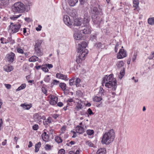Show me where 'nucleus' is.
I'll return each instance as SVG.
<instances>
[{"label": "nucleus", "mask_w": 154, "mask_h": 154, "mask_svg": "<svg viewBox=\"0 0 154 154\" xmlns=\"http://www.w3.org/2000/svg\"><path fill=\"white\" fill-rule=\"evenodd\" d=\"M26 87V85L25 84H23L21 85L16 90L17 91H20L21 90L24 89Z\"/></svg>", "instance_id": "31"}, {"label": "nucleus", "mask_w": 154, "mask_h": 154, "mask_svg": "<svg viewBox=\"0 0 154 154\" xmlns=\"http://www.w3.org/2000/svg\"><path fill=\"white\" fill-rule=\"evenodd\" d=\"M57 106L60 107H61L63 105V103L62 102H59L57 103Z\"/></svg>", "instance_id": "64"}, {"label": "nucleus", "mask_w": 154, "mask_h": 154, "mask_svg": "<svg viewBox=\"0 0 154 154\" xmlns=\"http://www.w3.org/2000/svg\"><path fill=\"white\" fill-rule=\"evenodd\" d=\"M74 38L76 40L81 39L82 38V35L79 34L77 32H75L74 33Z\"/></svg>", "instance_id": "20"}, {"label": "nucleus", "mask_w": 154, "mask_h": 154, "mask_svg": "<svg viewBox=\"0 0 154 154\" xmlns=\"http://www.w3.org/2000/svg\"><path fill=\"white\" fill-rule=\"evenodd\" d=\"M87 45V43L85 42H83L80 44H79L78 48V52H81L82 51H84Z\"/></svg>", "instance_id": "8"}, {"label": "nucleus", "mask_w": 154, "mask_h": 154, "mask_svg": "<svg viewBox=\"0 0 154 154\" xmlns=\"http://www.w3.org/2000/svg\"><path fill=\"white\" fill-rule=\"evenodd\" d=\"M73 25L75 26H79L81 25V22L78 19H76L74 20Z\"/></svg>", "instance_id": "29"}, {"label": "nucleus", "mask_w": 154, "mask_h": 154, "mask_svg": "<svg viewBox=\"0 0 154 154\" xmlns=\"http://www.w3.org/2000/svg\"><path fill=\"white\" fill-rule=\"evenodd\" d=\"M88 52V50H85L84 51H82V52H79V55L76 57V61L77 63H80L82 61L85 59V57L87 55Z\"/></svg>", "instance_id": "4"}, {"label": "nucleus", "mask_w": 154, "mask_h": 154, "mask_svg": "<svg viewBox=\"0 0 154 154\" xmlns=\"http://www.w3.org/2000/svg\"><path fill=\"white\" fill-rule=\"evenodd\" d=\"M4 70L7 72H10L13 69L12 66H5L4 67Z\"/></svg>", "instance_id": "22"}, {"label": "nucleus", "mask_w": 154, "mask_h": 154, "mask_svg": "<svg viewBox=\"0 0 154 154\" xmlns=\"http://www.w3.org/2000/svg\"><path fill=\"white\" fill-rule=\"evenodd\" d=\"M126 51L124 49H121L120 50L119 52L117 54V58L118 59H121L126 57Z\"/></svg>", "instance_id": "9"}, {"label": "nucleus", "mask_w": 154, "mask_h": 154, "mask_svg": "<svg viewBox=\"0 0 154 154\" xmlns=\"http://www.w3.org/2000/svg\"><path fill=\"white\" fill-rule=\"evenodd\" d=\"M87 133L88 134L91 135L94 133V131L93 130H87Z\"/></svg>", "instance_id": "41"}, {"label": "nucleus", "mask_w": 154, "mask_h": 154, "mask_svg": "<svg viewBox=\"0 0 154 154\" xmlns=\"http://www.w3.org/2000/svg\"><path fill=\"white\" fill-rule=\"evenodd\" d=\"M137 55V53H135L134 54L133 57H132V60L133 62H134L135 61L136 59Z\"/></svg>", "instance_id": "51"}, {"label": "nucleus", "mask_w": 154, "mask_h": 154, "mask_svg": "<svg viewBox=\"0 0 154 154\" xmlns=\"http://www.w3.org/2000/svg\"><path fill=\"white\" fill-rule=\"evenodd\" d=\"M97 37L95 35H91L90 40L91 41H94L95 42L96 40Z\"/></svg>", "instance_id": "37"}, {"label": "nucleus", "mask_w": 154, "mask_h": 154, "mask_svg": "<svg viewBox=\"0 0 154 154\" xmlns=\"http://www.w3.org/2000/svg\"><path fill=\"white\" fill-rule=\"evenodd\" d=\"M41 69H42L43 71L45 72H48V68H47L46 66L45 67H42L41 68Z\"/></svg>", "instance_id": "46"}, {"label": "nucleus", "mask_w": 154, "mask_h": 154, "mask_svg": "<svg viewBox=\"0 0 154 154\" xmlns=\"http://www.w3.org/2000/svg\"><path fill=\"white\" fill-rule=\"evenodd\" d=\"M87 112L89 115H91L92 114H94V113L92 112V110L90 108L88 109L87 111Z\"/></svg>", "instance_id": "49"}, {"label": "nucleus", "mask_w": 154, "mask_h": 154, "mask_svg": "<svg viewBox=\"0 0 154 154\" xmlns=\"http://www.w3.org/2000/svg\"><path fill=\"white\" fill-rule=\"evenodd\" d=\"M63 20L65 23L67 25H70L71 24L69 17L67 15L64 16Z\"/></svg>", "instance_id": "13"}, {"label": "nucleus", "mask_w": 154, "mask_h": 154, "mask_svg": "<svg viewBox=\"0 0 154 154\" xmlns=\"http://www.w3.org/2000/svg\"><path fill=\"white\" fill-rule=\"evenodd\" d=\"M76 94L79 96H81L82 95V92L80 90H78L76 91Z\"/></svg>", "instance_id": "52"}, {"label": "nucleus", "mask_w": 154, "mask_h": 154, "mask_svg": "<svg viewBox=\"0 0 154 154\" xmlns=\"http://www.w3.org/2000/svg\"><path fill=\"white\" fill-rule=\"evenodd\" d=\"M5 85L8 89H10L11 88V85L10 84H5Z\"/></svg>", "instance_id": "59"}, {"label": "nucleus", "mask_w": 154, "mask_h": 154, "mask_svg": "<svg viewBox=\"0 0 154 154\" xmlns=\"http://www.w3.org/2000/svg\"><path fill=\"white\" fill-rule=\"evenodd\" d=\"M42 27V26L41 25H39L38 27L36 28V29L37 31H40Z\"/></svg>", "instance_id": "60"}, {"label": "nucleus", "mask_w": 154, "mask_h": 154, "mask_svg": "<svg viewBox=\"0 0 154 154\" xmlns=\"http://www.w3.org/2000/svg\"><path fill=\"white\" fill-rule=\"evenodd\" d=\"M59 83V82L56 80H54L53 81V83L54 85H57Z\"/></svg>", "instance_id": "58"}, {"label": "nucleus", "mask_w": 154, "mask_h": 154, "mask_svg": "<svg viewBox=\"0 0 154 154\" xmlns=\"http://www.w3.org/2000/svg\"><path fill=\"white\" fill-rule=\"evenodd\" d=\"M12 9L14 12L22 13L25 10V6L20 2H18L14 4Z\"/></svg>", "instance_id": "3"}, {"label": "nucleus", "mask_w": 154, "mask_h": 154, "mask_svg": "<svg viewBox=\"0 0 154 154\" xmlns=\"http://www.w3.org/2000/svg\"><path fill=\"white\" fill-rule=\"evenodd\" d=\"M133 3L134 4L136 5V6H138L139 2L138 1H137L136 0H134L133 1Z\"/></svg>", "instance_id": "62"}, {"label": "nucleus", "mask_w": 154, "mask_h": 154, "mask_svg": "<svg viewBox=\"0 0 154 154\" xmlns=\"http://www.w3.org/2000/svg\"><path fill=\"white\" fill-rule=\"evenodd\" d=\"M46 148L47 149H51V146L49 144H46Z\"/></svg>", "instance_id": "63"}, {"label": "nucleus", "mask_w": 154, "mask_h": 154, "mask_svg": "<svg viewBox=\"0 0 154 154\" xmlns=\"http://www.w3.org/2000/svg\"><path fill=\"white\" fill-rule=\"evenodd\" d=\"M124 63L123 61H121L119 62L117 65L118 68H120L123 66L124 65Z\"/></svg>", "instance_id": "38"}, {"label": "nucleus", "mask_w": 154, "mask_h": 154, "mask_svg": "<svg viewBox=\"0 0 154 154\" xmlns=\"http://www.w3.org/2000/svg\"><path fill=\"white\" fill-rule=\"evenodd\" d=\"M76 108L78 109V110L81 109L82 108V105L80 104H78L76 105Z\"/></svg>", "instance_id": "44"}, {"label": "nucleus", "mask_w": 154, "mask_h": 154, "mask_svg": "<svg viewBox=\"0 0 154 154\" xmlns=\"http://www.w3.org/2000/svg\"><path fill=\"white\" fill-rule=\"evenodd\" d=\"M52 121V118L50 117H49L45 122H44L43 123L45 125H48L51 123Z\"/></svg>", "instance_id": "24"}, {"label": "nucleus", "mask_w": 154, "mask_h": 154, "mask_svg": "<svg viewBox=\"0 0 154 154\" xmlns=\"http://www.w3.org/2000/svg\"><path fill=\"white\" fill-rule=\"evenodd\" d=\"M75 131L77 133H79L80 134L83 133L84 131L83 128L79 126H78L76 127Z\"/></svg>", "instance_id": "15"}, {"label": "nucleus", "mask_w": 154, "mask_h": 154, "mask_svg": "<svg viewBox=\"0 0 154 154\" xmlns=\"http://www.w3.org/2000/svg\"><path fill=\"white\" fill-rule=\"evenodd\" d=\"M38 58L35 56H34L30 57L29 61L30 62H35L38 60Z\"/></svg>", "instance_id": "23"}, {"label": "nucleus", "mask_w": 154, "mask_h": 154, "mask_svg": "<svg viewBox=\"0 0 154 154\" xmlns=\"http://www.w3.org/2000/svg\"><path fill=\"white\" fill-rule=\"evenodd\" d=\"M41 143L39 142L37 144H35V152H37L39 150V148L41 147Z\"/></svg>", "instance_id": "26"}, {"label": "nucleus", "mask_w": 154, "mask_h": 154, "mask_svg": "<svg viewBox=\"0 0 154 154\" xmlns=\"http://www.w3.org/2000/svg\"><path fill=\"white\" fill-rule=\"evenodd\" d=\"M59 86L60 87V88L63 90H64L66 89V85L65 83H60V84Z\"/></svg>", "instance_id": "35"}, {"label": "nucleus", "mask_w": 154, "mask_h": 154, "mask_svg": "<svg viewBox=\"0 0 154 154\" xmlns=\"http://www.w3.org/2000/svg\"><path fill=\"white\" fill-rule=\"evenodd\" d=\"M38 128V126L37 125H35L33 126L32 128L33 130H37Z\"/></svg>", "instance_id": "48"}, {"label": "nucleus", "mask_w": 154, "mask_h": 154, "mask_svg": "<svg viewBox=\"0 0 154 154\" xmlns=\"http://www.w3.org/2000/svg\"><path fill=\"white\" fill-rule=\"evenodd\" d=\"M56 77L66 81L68 80L67 76L61 73H58L56 75Z\"/></svg>", "instance_id": "14"}, {"label": "nucleus", "mask_w": 154, "mask_h": 154, "mask_svg": "<svg viewBox=\"0 0 154 154\" xmlns=\"http://www.w3.org/2000/svg\"><path fill=\"white\" fill-rule=\"evenodd\" d=\"M20 106L23 107L24 109H29L31 107L30 105L26 104L25 103L21 104Z\"/></svg>", "instance_id": "27"}, {"label": "nucleus", "mask_w": 154, "mask_h": 154, "mask_svg": "<svg viewBox=\"0 0 154 154\" xmlns=\"http://www.w3.org/2000/svg\"><path fill=\"white\" fill-rule=\"evenodd\" d=\"M21 16V15L20 14L18 15H13L10 18L11 20H15Z\"/></svg>", "instance_id": "39"}, {"label": "nucleus", "mask_w": 154, "mask_h": 154, "mask_svg": "<svg viewBox=\"0 0 154 154\" xmlns=\"http://www.w3.org/2000/svg\"><path fill=\"white\" fill-rule=\"evenodd\" d=\"M42 137L44 141H47L48 139V136L46 132H45L43 134H42Z\"/></svg>", "instance_id": "25"}, {"label": "nucleus", "mask_w": 154, "mask_h": 154, "mask_svg": "<svg viewBox=\"0 0 154 154\" xmlns=\"http://www.w3.org/2000/svg\"><path fill=\"white\" fill-rule=\"evenodd\" d=\"M66 126H63L61 128V131L62 133H64L65 131H66Z\"/></svg>", "instance_id": "47"}, {"label": "nucleus", "mask_w": 154, "mask_h": 154, "mask_svg": "<svg viewBox=\"0 0 154 154\" xmlns=\"http://www.w3.org/2000/svg\"><path fill=\"white\" fill-rule=\"evenodd\" d=\"M65 152V150L63 149H61L59 151L58 154H64Z\"/></svg>", "instance_id": "45"}, {"label": "nucleus", "mask_w": 154, "mask_h": 154, "mask_svg": "<svg viewBox=\"0 0 154 154\" xmlns=\"http://www.w3.org/2000/svg\"><path fill=\"white\" fill-rule=\"evenodd\" d=\"M148 23L151 25H154V17H150L148 18Z\"/></svg>", "instance_id": "28"}, {"label": "nucleus", "mask_w": 154, "mask_h": 154, "mask_svg": "<svg viewBox=\"0 0 154 154\" xmlns=\"http://www.w3.org/2000/svg\"><path fill=\"white\" fill-rule=\"evenodd\" d=\"M42 43V41H38L36 43L35 46V48H38L40 46Z\"/></svg>", "instance_id": "40"}, {"label": "nucleus", "mask_w": 154, "mask_h": 154, "mask_svg": "<svg viewBox=\"0 0 154 154\" xmlns=\"http://www.w3.org/2000/svg\"><path fill=\"white\" fill-rule=\"evenodd\" d=\"M78 1V0H68V3L71 6H74Z\"/></svg>", "instance_id": "19"}, {"label": "nucleus", "mask_w": 154, "mask_h": 154, "mask_svg": "<svg viewBox=\"0 0 154 154\" xmlns=\"http://www.w3.org/2000/svg\"><path fill=\"white\" fill-rule=\"evenodd\" d=\"M42 90L43 93L45 94L47 92V91L45 88L44 87H42Z\"/></svg>", "instance_id": "53"}, {"label": "nucleus", "mask_w": 154, "mask_h": 154, "mask_svg": "<svg viewBox=\"0 0 154 154\" xmlns=\"http://www.w3.org/2000/svg\"><path fill=\"white\" fill-rule=\"evenodd\" d=\"M81 80L80 79L77 78L76 79L75 81L73 82L74 85L76 86V87L79 86V84Z\"/></svg>", "instance_id": "30"}, {"label": "nucleus", "mask_w": 154, "mask_h": 154, "mask_svg": "<svg viewBox=\"0 0 154 154\" xmlns=\"http://www.w3.org/2000/svg\"><path fill=\"white\" fill-rule=\"evenodd\" d=\"M90 18L89 16L87 14H84V18L83 20V23L84 26L89 25V22Z\"/></svg>", "instance_id": "10"}, {"label": "nucleus", "mask_w": 154, "mask_h": 154, "mask_svg": "<svg viewBox=\"0 0 154 154\" xmlns=\"http://www.w3.org/2000/svg\"><path fill=\"white\" fill-rule=\"evenodd\" d=\"M103 85L105 84V86L108 88H111L113 91H115L117 87V82L115 78L113 77V75L111 74L108 76H106L103 78Z\"/></svg>", "instance_id": "1"}, {"label": "nucleus", "mask_w": 154, "mask_h": 154, "mask_svg": "<svg viewBox=\"0 0 154 154\" xmlns=\"http://www.w3.org/2000/svg\"><path fill=\"white\" fill-rule=\"evenodd\" d=\"M3 124V121L2 119H0V130H1L2 128V125Z\"/></svg>", "instance_id": "54"}, {"label": "nucleus", "mask_w": 154, "mask_h": 154, "mask_svg": "<svg viewBox=\"0 0 154 154\" xmlns=\"http://www.w3.org/2000/svg\"><path fill=\"white\" fill-rule=\"evenodd\" d=\"M154 57V52H152L148 58L149 60L152 59Z\"/></svg>", "instance_id": "43"}, {"label": "nucleus", "mask_w": 154, "mask_h": 154, "mask_svg": "<svg viewBox=\"0 0 154 154\" xmlns=\"http://www.w3.org/2000/svg\"><path fill=\"white\" fill-rule=\"evenodd\" d=\"M20 26V24L18 25L16 24L14 25L13 23H11L9 26V30L13 33L19 31Z\"/></svg>", "instance_id": "5"}, {"label": "nucleus", "mask_w": 154, "mask_h": 154, "mask_svg": "<svg viewBox=\"0 0 154 154\" xmlns=\"http://www.w3.org/2000/svg\"><path fill=\"white\" fill-rule=\"evenodd\" d=\"M95 46L96 47L98 48L102 49L104 47L103 45H102L101 43L100 42H99L96 44L95 45Z\"/></svg>", "instance_id": "33"}, {"label": "nucleus", "mask_w": 154, "mask_h": 154, "mask_svg": "<svg viewBox=\"0 0 154 154\" xmlns=\"http://www.w3.org/2000/svg\"><path fill=\"white\" fill-rule=\"evenodd\" d=\"M91 32V27L90 25L84 26L82 30V33L84 34H89Z\"/></svg>", "instance_id": "12"}, {"label": "nucleus", "mask_w": 154, "mask_h": 154, "mask_svg": "<svg viewBox=\"0 0 154 154\" xmlns=\"http://www.w3.org/2000/svg\"><path fill=\"white\" fill-rule=\"evenodd\" d=\"M102 99L100 97H98L97 96H95L93 98V100L96 102H100L102 100Z\"/></svg>", "instance_id": "34"}, {"label": "nucleus", "mask_w": 154, "mask_h": 154, "mask_svg": "<svg viewBox=\"0 0 154 154\" xmlns=\"http://www.w3.org/2000/svg\"><path fill=\"white\" fill-rule=\"evenodd\" d=\"M91 13L92 15H97L99 13V11L97 7H94L91 9Z\"/></svg>", "instance_id": "17"}, {"label": "nucleus", "mask_w": 154, "mask_h": 154, "mask_svg": "<svg viewBox=\"0 0 154 154\" xmlns=\"http://www.w3.org/2000/svg\"><path fill=\"white\" fill-rule=\"evenodd\" d=\"M86 143L87 145L89 146L90 147H92L93 146L94 144L91 143V142L90 141H87L86 142Z\"/></svg>", "instance_id": "42"}, {"label": "nucleus", "mask_w": 154, "mask_h": 154, "mask_svg": "<svg viewBox=\"0 0 154 154\" xmlns=\"http://www.w3.org/2000/svg\"><path fill=\"white\" fill-rule=\"evenodd\" d=\"M115 137V132L112 129L106 132L103 135L101 142L103 144L108 145L112 142Z\"/></svg>", "instance_id": "2"}, {"label": "nucleus", "mask_w": 154, "mask_h": 154, "mask_svg": "<svg viewBox=\"0 0 154 154\" xmlns=\"http://www.w3.org/2000/svg\"><path fill=\"white\" fill-rule=\"evenodd\" d=\"M46 67H47L49 69H50V68H51L53 67V65L51 64H46Z\"/></svg>", "instance_id": "57"}, {"label": "nucleus", "mask_w": 154, "mask_h": 154, "mask_svg": "<svg viewBox=\"0 0 154 154\" xmlns=\"http://www.w3.org/2000/svg\"><path fill=\"white\" fill-rule=\"evenodd\" d=\"M52 116L54 119H56L59 116V115L57 114H54L52 115Z\"/></svg>", "instance_id": "55"}, {"label": "nucleus", "mask_w": 154, "mask_h": 154, "mask_svg": "<svg viewBox=\"0 0 154 154\" xmlns=\"http://www.w3.org/2000/svg\"><path fill=\"white\" fill-rule=\"evenodd\" d=\"M58 100V98L56 97L53 96L52 97L51 99L50 102V104L52 105L55 104Z\"/></svg>", "instance_id": "16"}, {"label": "nucleus", "mask_w": 154, "mask_h": 154, "mask_svg": "<svg viewBox=\"0 0 154 154\" xmlns=\"http://www.w3.org/2000/svg\"><path fill=\"white\" fill-rule=\"evenodd\" d=\"M48 77H49V75H48L47 77L45 79V80H44L45 81L47 82H49L50 81V79Z\"/></svg>", "instance_id": "61"}, {"label": "nucleus", "mask_w": 154, "mask_h": 154, "mask_svg": "<svg viewBox=\"0 0 154 154\" xmlns=\"http://www.w3.org/2000/svg\"><path fill=\"white\" fill-rule=\"evenodd\" d=\"M73 81H74V80L72 79H70L69 80V84L70 85L72 86L74 85L73 82Z\"/></svg>", "instance_id": "50"}, {"label": "nucleus", "mask_w": 154, "mask_h": 154, "mask_svg": "<svg viewBox=\"0 0 154 154\" xmlns=\"http://www.w3.org/2000/svg\"><path fill=\"white\" fill-rule=\"evenodd\" d=\"M125 73V68H124L122 70L120 73V75H119V78L120 79H122L124 76Z\"/></svg>", "instance_id": "32"}, {"label": "nucleus", "mask_w": 154, "mask_h": 154, "mask_svg": "<svg viewBox=\"0 0 154 154\" xmlns=\"http://www.w3.org/2000/svg\"><path fill=\"white\" fill-rule=\"evenodd\" d=\"M17 51L18 53L21 54L23 53V50L22 49L20 48H19L17 49Z\"/></svg>", "instance_id": "56"}, {"label": "nucleus", "mask_w": 154, "mask_h": 154, "mask_svg": "<svg viewBox=\"0 0 154 154\" xmlns=\"http://www.w3.org/2000/svg\"><path fill=\"white\" fill-rule=\"evenodd\" d=\"M14 54L13 52H11L6 56L7 60L8 62L11 63H12L14 61Z\"/></svg>", "instance_id": "11"}, {"label": "nucleus", "mask_w": 154, "mask_h": 154, "mask_svg": "<svg viewBox=\"0 0 154 154\" xmlns=\"http://www.w3.org/2000/svg\"><path fill=\"white\" fill-rule=\"evenodd\" d=\"M106 150L105 148H100L98 150L97 154H106Z\"/></svg>", "instance_id": "21"}, {"label": "nucleus", "mask_w": 154, "mask_h": 154, "mask_svg": "<svg viewBox=\"0 0 154 154\" xmlns=\"http://www.w3.org/2000/svg\"><path fill=\"white\" fill-rule=\"evenodd\" d=\"M35 53L38 56H41L43 55V53L39 48H35Z\"/></svg>", "instance_id": "18"}, {"label": "nucleus", "mask_w": 154, "mask_h": 154, "mask_svg": "<svg viewBox=\"0 0 154 154\" xmlns=\"http://www.w3.org/2000/svg\"><path fill=\"white\" fill-rule=\"evenodd\" d=\"M55 140L58 143H62V140L61 137H56L55 138Z\"/></svg>", "instance_id": "36"}, {"label": "nucleus", "mask_w": 154, "mask_h": 154, "mask_svg": "<svg viewBox=\"0 0 154 154\" xmlns=\"http://www.w3.org/2000/svg\"><path fill=\"white\" fill-rule=\"evenodd\" d=\"M92 20L95 24L97 25L100 24L102 21V18L100 17L95 15H92Z\"/></svg>", "instance_id": "7"}, {"label": "nucleus", "mask_w": 154, "mask_h": 154, "mask_svg": "<svg viewBox=\"0 0 154 154\" xmlns=\"http://www.w3.org/2000/svg\"><path fill=\"white\" fill-rule=\"evenodd\" d=\"M33 118L34 121L37 123L41 122L42 119H45V116H42L39 113H36L34 114L33 115Z\"/></svg>", "instance_id": "6"}]
</instances>
